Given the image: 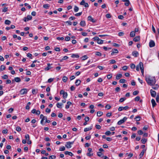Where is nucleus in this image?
Wrapping results in <instances>:
<instances>
[{
	"label": "nucleus",
	"instance_id": "1",
	"mask_svg": "<svg viewBox=\"0 0 159 159\" xmlns=\"http://www.w3.org/2000/svg\"><path fill=\"white\" fill-rule=\"evenodd\" d=\"M146 81L147 84L151 86L153 85L156 82V80L154 76L148 75L146 76Z\"/></svg>",
	"mask_w": 159,
	"mask_h": 159
},
{
	"label": "nucleus",
	"instance_id": "2",
	"mask_svg": "<svg viewBox=\"0 0 159 159\" xmlns=\"http://www.w3.org/2000/svg\"><path fill=\"white\" fill-rule=\"evenodd\" d=\"M74 143V141L71 142H67L66 143L65 146L66 148H69L71 147V145L73 144Z\"/></svg>",
	"mask_w": 159,
	"mask_h": 159
},
{
	"label": "nucleus",
	"instance_id": "3",
	"mask_svg": "<svg viewBox=\"0 0 159 159\" xmlns=\"http://www.w3.org/2000/svg\"><path fill=\"white\" fill-rule=\"evenodd\" d=\"M80 4L81 5H84L85 7H89V5L87 3L85 2L84 0H82L80 2Z\"/></svg>",
	"mask_w": 159,
	"mask_h": 159
},
{
	"label": "nucleus",
	"instance_id": "4",
	"mask_svg": "<svg viewBox=\"0 0 159 159\" xmlns=\"http://www.w3.org/2000/svg\"><path fill=\"white\" fill-rule=\"evenodd\" d=\"M129 108V107L128 106H125V107H120L118 108V111H121L123 110H128Z\"/></svg>",
	"mask_w": 159,
	"mask_h": 159
},
{
	"label": "nucleus",
	"instance_id": "5",
	"mask_svg": "<svg viewBox=\"0 0 159 159\" xmlns=\"http://www.w3.org/2000/svg\"><path fill=\"white\" fill-rule=\"evenodd\" d=\"M127 119V118L126 117H124L123 119L120 120L119 121L117 122V124L118 125H120L123 123H124Z\"/></svg>",
	"mask_w": 159,
	"mask_h": 159
},
{
	"label": "nucleus",
	"instance_id": "6",
	"mask_svg": "<svg viewBox=\"0 0 159 159\" xmlns=\"http://www.w3.org/2000/svg\"><path fill=\"white\" fill-rule=\"evenodd\" d=\"M149 46L150 48H152L155 46V43L153 40H151L150 41L149 43Z\"/></svg>",
	"mask_w": 159,
	"mask_h": 159
},
{
	"label": "nucleus",
	"instance_id": "7",
	"mask_svg": "<svg viewBox=\"0 0 159 159\" xmlns=\"http://www.w3.org/2000/svg\"><path fill=\"white\" fill-rule=\"evenodd\" d=\"M88 20L90 21L93 23L96 22L97 21V20H96L94 19L91 16H89L88 17Z\"/></svg>",
	"mask_w": 159,
	"mask_h": 159
},
{
	"label": "nucleus",
	"instance_id": "8",
	"mask_svg": "<svg viewBox=\"0 0 159 159\" xmlns=\"http://www.w3.org/2000/svg\"><path fill=\"white\" fill-rule=\"evenodd\" d=\"M27 90L25 89H23L21 90L20 93L21 95H23L26 94L27 93Z\"/></svg>",
	"mask_w": 159,
	"mask_h": 159
},
{
	"label": "nucleus",
	"instance_id": "9",
	"mask_svg": "<svg viewBox=\"0 0 159 159\" xmlns=\"http://www.w3.org/2000/svg\"><path fill=\"white\" fill-rule=\"evenodd\" d=\"M150 91L151 96L152 97H155L156 95V92L152 89H151Z\"/></svg>",
	"mask_w": 159,
	"mask_h": 159
},
{
	"label": "nucleus",
	"instance_id": "10",
	"mask_svg": "<svg viewBox=\"0 0 159 159\" xmlns=\"http://www.w3.org/2000/svg\"><path fill=\"white\" fill-rule=\"evenodd\" d=\"M146 151V149H143V150L141 152V153H140V154L139 156V158H141L143 157V156L144 155V153Z\"/></svg>",
	"mask_w": 159,
	"mask_h": 159
},
{
	"label": "nucleus",
	"instance_id": "11",
	"mask_svg": "<svg viewBox=\"0 0 159 159\" xmlns=\"http://www.w3.org/2000/svg\"><path fill=\"white\" fill-rule=\"evenodd\" d=\"M132 55L134 57H137L139 56V53L138 52L136 51H134L132 52Z\"/></svg>",
	"mask_w": 159,
	"mask_h": 159
},
{
	"label": "nucleus",
	"instance_id": "12",
	"mask_svg": "<svg viewBox=\"0 0 159 159\" xmlns=\"http://www.w3.org/2000/svg\"><path fill=\"white\" fill-rule=\"evenodd\" d=\"M52 65V64H50L49 63H48L47 64L48 66L45 68V69H44L45 70H48L49 69H50L51 68H52V67L50 66L51 65Z\"/></svg>",
	"mask_w": 159,
	"mask_h": 159
},
{
	"label": "nucleus",
	"instance_id": "13",
	"mask_svg": "<svg viewBox=\"0 0 159 159\" xmlns=\"http://www.w3.org/2000/svg\"><path fill=\"white\" fill-rule=\"evenodd\" d=\"M71 57L72 58H78L79 56L78 54H72Z\"/></svg>",
	"mask_w": 159,
	"mask_h": 159
},
{
	"label": "nucleus",
	"instance_id": "14",
	"mask_svg": "<svg viewBox=\"0 0 159 159\" xmlns=\"http://www.w3.org/2000/svg\"><path fill=\"white\" fill-rule=\"evenodd\" d=\"M118 52V51L117 49H113L112 50V52L111 53V55H113L114 53H117Z\"/></svg>",
	"mask_w": 159,
	"mask_h": 159
},
{
	"label": "nucleus",
	"instance_id": "15",
	"mask_svg": "<svg viewBox=\"0 0 159 159\" xmlns=\"http://www.w3.org/2000/svg\"><path fill=\"white\" fill-rule=\"evenodd\" d=\"M151 103L152 104V106L153 107H155L156 105V103L155 102L154 99H152L151 100Z\"/></svg>",
	"mask_w": 159,
	"mask_h": 159
},
{
	"label": "nucleus",
	"instance_id": "16",
	"mask_svg": "<svg viewBox=\"0 0 159 159\" xmlns=\"http://www.w3.org/2000/svg\"><path fill=\"white\" fill-rule=\"evenodd\" d=\"M67 105H66L65 108L67 109L69 108L70 106L72 104L71 102L68 101L67 102Z\"/></svg>",
	"mask_w": 159,
	"mask_h": 159
},
{
	"label": "nucleus",
	"instance_id": "17",
	"mask_svg": "<svg viewBox=\"0 0 159 159\" xmlns=\"http://www.w3.org/2000/svg\"><path fill=\"white\" fill-rule=\"evenodd\" d=\"M92 127H93V126L92 125V126H90V127H89L86 128H84V131L85 132H87V131L90 130H91L92 129Z\"/></svg>",
	"mask_w": 159,
	"mask_h": 159
},
{
	"label": "nucleus",
	"instance_id": "18",
	"mask_svg": "<svg viewBox=\"0 0 159 159\" xmlns=\"http://www.w3.org/2000/svg\"><path fill=\"white\" fill-rule=\"evenodd\" d=\"M123 2H125V5L128 6L129 5L130 2L129 0H122Z\"/></svg>",
	"mask_w": 159,
	"mask_h": 159
},
{
	"label": "nucleus",
	"instance_id": "19",
	"mask_svg": "<svg viewBox=\"0 0 159 159\" xmlns=\"http://www.w3.org/2000/svg\"><path fill=\"white\" fill-rule=\"evenodd\" d=\"M64 153L65 155H68L71 156H72L73 155V154L71 152L67 151L65 152Z\"/></svg>",
	"mask_w": 159,
	"mask_h": 159
},
{
	"label": "nucleus",
	"instance_id": "20",
	"mask_svg": "<svg viewBox=\"0 0 159 159\" xmlns=\"http://www.w3.org/2000/svg\"><path fill=\"white\" fill-rule=\"evenodd\" d=\"M14 80L16 82H19L21 81V80L19 77H16L14 78Z\"/></svg>",
	"mask_w": 159,
	"mask_h": 159
},
{
	"label": "nucleus",
	"instance_id": "21",
	"mask_svg": "<svg viewBox=\"0 0 159 159\" xmlns=\"http://www.w3.org/2000/svg\"><path fill=\"white\" fill-rule=\"evenodd\" d=\"M40 118L41 119V120H47V117L46 116H44L43 114H41L40 115Z\"/></svg>",
	"mask_w": 159,
	"mask_h": 159
},
{
	"label": "nucleus",
	"instance_id": "22",
	"mask_svg": "<svg viewBox=\"0 0 159 159\" xmlns=\"http://www.w3.org/2000/svg\"><path fill=\"white\" fill-rule=\"evenodd\" d=\"M122 76V75L120 74H117L116 76V79L117 80L120 79Z\"/></svg>",
	"mask_w": 159,
	"mask_h": 159
},
{
	"label": "nucleus",
	"instance_id": "23",
	"mask_svg": "<svg viewBox=\"0 0 159 159\" xmlns=\"http://www.w3.org/2000/svg\"><path fill=\"white\" fill-rule=\"evenodd\" d=\"M140 39V37L137 36L135 37L133 39V40L135 42L139 41Z\"/></svg>",
	"mask_w": 159,
	"mask_h": 159
},
{
	"label": "nucleus",
	"instance_id": "24",
	"mask_svg": "<svg viewBox=\"0 0 159 159\" xmlns=\"http://www.w3.org/2000/svg\"><path fill=\"white\" fill-rule=\"evenodd\" d=\"M80 25L84 27L86 25L85 22L84 21H81L80 23Z\"/></svg>",
	"mask_w": 159,
	"mask_h": 159
},
{
	"label": "nucleus",
	"instance_id": "25",
	"mask_svg": "<svg viewBox=\"0 0 159 159\" xmlns=\"http://www.w3.org/2000/svg\"><path fill=\"white\" fill-rule=\"evenodd\" d=\"M80 83H81V81L80 80H76V81L75 82V84L77 86H78L80 84Z\"/></svg>",
	"mask_w": 159,
	"mask_h": 159
},
{
	"label": "nucleus",
	"instance_id": "26",
	"mask_svg": "<svg viewBox=\"0 0 159 159\" xmlns=\"http://www.w3.org/2000/svg\"><path fill=\"white\" fill-rule=\"evenodd\" d=\"M103 114V112L101 111H98L97 112V116H101Z\"/></svg>",
	"mask_w": 159,
	"mask_h": 159
},
{
	"label": "nucleus",
	"instance_id": "27",
	"mask_svg": "<svg viewBox=\"0 0 159 159\" xmlns=\"http://www.w3.org/2000/svg\"><path fill=\"white\" fill-rule=\"evenodd\" d=\"M68 57L67 56H64L62 59L60 60V61L61 62H62L64 60H65L68 59Z\"/></svg>",
	"mask_w": 159,
	"mask_h": 159
},
{
	"label": "nucleus",
	"instance_id": "28",
	"mask_svg": "<svg viewBox=\"0 0 159 159\" xmlns=\"http://www.w3.org/2000/svg\"><path fill=\"white\" fill-rule=\"evenodd\" d=\"M62 104L61 103L58 102L56 105L57 107L59 108H61Z\"/></svg>",
	"mask_w": 159,
	"mask_h": 159
},
{
	"label": "nucleus",
	"instance_id": "29",
	"mask_svg": "<svg viewBox=\"0 0 159 159\" xmlns=\"http://www.w3.org/2000/svg\"><path fill=\"white\" fill-rule=\"evenodd\" d=\"M88 57H87V55H85L81 57V58L82 59V60L84 61L88 58Z\"/></svg>",
	"mask_w": 159,
	"mask_h": 159
},
{
	"label": "nucleus",
	"instance_id": "30",
	"mask_svg": "<svg viewBox=\"0 0 159 159\" xmlns=\"http://www.w3.org/2000/svg\"><path fill=\"white\" fill-rule=\"evenodd\" d=\"M159 87V86L158 84H156L155 85H153L152 87V88L153 89H154L157 90L158 89V88Z\"/></svg>",
	"mask_w": 159,
	"mask_h": 159
},
{
	"label": "nucleus",
	"instance_id": "31",
	"mask_svg": "<svg viewBox=\"0 0 159 159\" xmlns=\"http://www.w3.org/2000/svg\"><path fill=\"white\" fill-rule=\"evenodd\" d=\"M135 35V32L133 31H132L130 34V37H134Z\"/></svg>",
	"mask_w": 159,
	"mask_h": 159
},
{
	"label": "nucleus",
	"instance_id": "32",
	"mask_svg": "<svg viewBox=\"0 0 159 159\" xmlns=\"http://www.w3.org/2000/svg\"><path fill=\"white\" fill-rule=\"evenodd\" d=\"M126 99V98L125 97L121 98L120 99L119 102H122L125 101Z\"/></svg>",
	"mask_w": 159,
	"mask_h": 159
},
{
	"label": "nucleus",
	"instance_id": "33",
	"mask_svg": "<svg viewBox=\"0 0 159 159\" xmlns=\"http://www.w3.org/2000/svg\"><path fill=\"white\" fill-rule=\"evenodd\" d=\"M139 66L140 69H143V64L142 62L139 63Z\"/></svg>",
	"mask_w": 159,
	"mask_h": 159
},
{
	"label": "nucleus",
	"instance_id": "34",
	"mask_svg": "<svg viewBox=\"0 0 159 159\" xmlns=\"http://www.w3.org/2000/svg\"><path fill=\"white\" fill-rule=\"evenodd\" d=\"M11 23V21L8 20H6L5 21V24L6 25H10Z\"/></svg>",
	"mask_w": 159,
	"mask_h": 159
},
{
	"label": "nucleus",
	"instance_id": "35",
	"mask_svg": "<svg viewBox=\"0 0 159 159\" xmlns=\"http://www.w3.org/2000/svg\"><path fill=\"white\" fill-rule=\"evenodd\" d=\"M68 79V78L67 77L64 76L62 78V81L64 82H66L67 81Z\"/></svg>",
	"mask_w": 159,
	"mask_h": 159
},
{
	"label": "nucleus",
	"instance_id": "36",
	"mask_svg": "<svg viewBox=\"0 0 159 159\" xmlns=\"http://www.w3.org/2000/svg\"><path fill=\"white\" fill-rule=\"evenodd\" d=\"M79 9V7L77 6H75L74 8V11L75 12H77L78 11Z\"/></svg>",
	"mask_w": 159,
	"mask_h": 159
},
{
	"label": "nucleus",
	"instance_id": "37",
	"mask_svg": "<svg viewBox=\"0 0 159 159\" xmlns=\"http://www.w3.org/2000/svg\"><path fill=\"white\" fill-rule=\"evenodd\" d=\"M147 139L144 138V139H142L141 140V142L142 143L145 144L146 143V142L147 141Z\"/></svg>",
	"mask_w": 159,
	"mask_h": 159
},
{
	"label": "nucleus",
	"instance_id": "38",
	"mask_svg": "<svg viewBox=\"0 0 159 159\" xmlns=\"http://www.w3.org/2000/svg\"><path fill=\"white\" fill-rule=\"evenodd\" d=\"M103 43V40H102L100 39L98 40L97 41V43L99 44H102Z\"/></svg>",
	"mask_w": 159,
	"mask_h": 159
},
{
	"label": "nucleus",
	"instance_id": "39",
	"mask_svg": "<svg viewBox=\"0 0 159 159\" xmlns=\"http://www.w3.org/2000/svg\"><path fill=\"white\" fill-rule=\"evenodd\" d=\"M25 138L26 140H29L30 139V136L28 134H26L25 135Z\"/></svg>",
	"mask_w": 159,
	"mask_h": 159
},
{
	"label": "nucleus",
	"instance_id": "40",
	"mask_svg": "<svg viewBox=\"0 0 159 159\" xmlns=\"http://www.w3.org/2000/svg\"><path fill=\"white\" fill-rule=\"evenodd\" d=\"M110 64H113L116 62V61L115 60L111 59L110 60Z\"/></svg>",
	"mask_w": 159,
	"mask_h": 159
},
{
	"label": "nucleus",
	"instance_id": "41",
	"mask_svg": "<svg viewBox=\"0 0 159 159\" xmlns=\"http://www.w3.org/2000/svg\"><path fill=\"white\" fill-rule=\"evenodd\" d=\"M67 96V93L66 92H65L63 94V98L65 99L66 98Z\"/></svg>",
	"mask_w": 159,
	"mask_h": 159
},
{
	"label": "nucleus",
	"instance_id": "42",
	"mask_svg": "<svg viewBox=\"0 0 159 159\" xmlns=\"http://www.w3.org/2000/svg\"><path fill=\"white\" fill-rule=\"evenodd\" d=\"M28 21L31 20L32 19V16L30 15H27L26 17Z\"/></svg>",
	"mask_w": 159,
	"mask_h": 159
},
{
	"label": "nucleus",
	"instance_id": "43",
	"mask_svg": "<svg viewBox=\"0 0 159 159\" xmlns=\"http://www.w3.org/2000/svg\"><path fill=\"white\" fill-rule=\"evenodd\" d=\"M2 78L3 79H7L8 78V76L6 75H4L2 76Z\"/></svg>",
	"mask_w": 159,
	"mask_h": 159
},
{
	"label": "nucleus",
	"instance_id": "44",
	"mask_svg": "<svg viewBox=\"0 0 159 159\" xmlns=\"http://www.w3.org/2000/svg\"><path fill=\"white\" fill-rule=\"evenodd\" d=\"M16 130L18 132H20L21 130V129L19 126H17L16 128Z\"/></svg>",
	"mask_w": 159,
	"mask_h": 159
},
{
	"label": "nucleus",
	"instance_id": "45",
	"mask_svg": "<svg viewBox=\"0 0 159 159\" xmlns=\"http://www.w3.org/2000/svg\"><path fill=\"white\" fill-rule=\"evenodd\" d=\"M5 69V67L3 65H1L0 67V70L1 71L4 70Z\"/></svg>",
	"mask_w": 159,
	"mask_h": 159
},
{
	"label": "nucleus",
	"instance_id": "46",
	"mask_svg": "<svg viewBox=\"0 0 159 159\" xmlns=\"http://www.w3.org/2000/svg\"><path fill=\"white\" fill-rule=\"evenodd\" d=\"M119 82L120 83H125L126 80L124 79H121L120 80Z\"/></svg>",
	"mask_w": 159,
	"mask_h": 159
},
{
	"label": "nucleus",
	"instance_id": "47",
	"mask_svg": "<svg viewBox=\"0 0 159 159\" xmlns=\"http://www.w3.org/2000/svg\"><path fill=\"white\" fill-rule=\"evenodd\" d=\"M95 55L98 56H101L102 55V54L100 52H95Z\"/></svg>",
	"mask_w": 159,
	"mask_h": 159
},
{
	"label": "nucleus",
	"instance_id": "48",
	"mask_svg": "<svg viewBox=\"0 0 159 159\" xmlns=\"http://www.w3.org/2000/svg\"><path fill=\"white\" fill-rule=\"evenodd\" d=\"M43 7L45 8H48L49 7V6L48 4H45L43 5Z\"/></svg>",
	"mask_w": 159,
	"mask_h": 159
},
{
	"label": "nucleus",
	"instance_id": "49",
	"mask_svg": "<svg viewBox=\"0 0 159 159\" xmlns=\"http://www.w3.org/2000/svg\"><path fill=\"white\" fill-rule=\"evenodd\" d=\"M56 157L55 156L52 155L50 156L49 157V159H55Z\"/></svg>",
	"mask_w": 159,
	"mask_h": 159
},
{
	"label": "nucleus",
	"instance_id": "50",
	"mask_svg": "<svg viewBox=\"0 0 159 159\" xmlns=\"http://www.w3.org/2000/svg\"><path fill=\"white\" fill-rule=\"evenodd\" d=\"M135 119H136V120L137 121H138L140 120V117L139 116H137L136 117Z\"/></svg>",
	"mask_w": 159,
	"mask_h": 159
},
{
	"label": "nucleus",
	"instance_id": "51",
	"mask_svg": "<svg viewBox=\"0 0 159 159\" xmlns=\"http://www.w3.org/2000/svg\"><path fill=\"white\" fill-rule=\"evenodd\" d=\"M138 133L140 135H142L143 134V133L142 130H139L138 131Z\"/></svg>",
	"mask_w": 159,
	"mask_h": 159
},
{
	"label": "nucleus",
	"instance_id": "52",
	"mask_svg": "<svg viewBox=\"0 0 159 159\" xmlns=\"http://www.w3.org/2000/svg\"><path fill=\"white\" fill-rule=\"evenodd\" d=\"M65 149V148L64 146H63L60 148L59 150L60 151H63Z\"/></svg>",
	"mask_w": 159,
	"mask_h": 159
},
{
	"label": "nucleus",
	"instance_id": "53",
	"mask_svg": "<svg viewBox=\"0 0 159 159\" xmlns=\"http://www.w3.org/2000/svg\"><path fill=\"white\" fill-rule=\"evenodd\" d=\"M140 97L139 96H137L135 98V100L136 101H138L139 100Z\"/></svg>",
	"mask_w": 159,
	"mask_h": 159
},
{
	"label": "nucleus",
	"instance_id": "54",
	"mask_svg": "<svg viewBox=\"0 0 159 159\" xmlns=\"http://www.w3.org/2000/svg\"><path fill=\"white\" fill-rule=\"evenodd\" d=\"M82 13V12H80L78 13H76L75 14V15L76 16H81Z\"/></svg>",
	"mask_w": 159,
	"mask_h": 159
},
{
	"label": "nucleus",
	"instance_id": "55",
	"mask_svg": "<svg viewBox=\"0 0 159 159\" xmlns=\"http://www.w3.org/2000/svg\"><path fill=\"white\" fill-rule=\"evenodd\" d=\"M130 68L132 69H134L135 68V66L134 64H132L130 65Z\"/></svg>",
	"mask_w": 159,
	"mask_h": 159
},
{
	"label": "nucleus",
	"instance_id": "56",
	"mask_svg": "<svg viewBox=\"0 0 159 159\" xmlns=\"http://www.w3.org/2000/svg\"><path fill=\"white\" fill-rule=\"evenodd\" d=\"M53 80V78H50L48 79V83H50L52 82Z\"/></svg>",
	"mask_w": 159,
	"mask_h": 159
},
{
	"label": "nucleus",
	"instance_id": "57",
	"mask_svg": "<svg viewBox=\"0 0 159 159\" xmlns=\"http://www.w3.org/2000/svg\"><path fill=\"white\" fill-rule=\"evenodd\" d=\"M111 134V132L110 131H107L105 133V134L106 135H109Z\"/></svg>",
	"mask_w": 159,
	"mask_h": 159
},
{
	"label": "nucleus",
	"instance_id": "58",
	"mask_svg": "<svg viewBox=\"0 0 159 159\" xmlns=\"http://www.w3.org/2000/svg\"><path fill=\"white\" fill-rule=\"evenodd\" d=\"M66 24H67L68 25H70L72 24V22L69 21H66L65 22Z\"/></svg>",
	"mask_w": 159,
	"mask_h": 159
},
{
	"label": "nucleus",
	"instance_id": "59",
	"mask_svg": "<svg viewBox=\"0 0 159 159\" xmlns=\"http://www.w3.org/2000/svg\"><path fill=\"white\" fill-rule=\"evenodd\" d=\"M70 37L68 36H67L65 38V40L66 41H69L70 40Z\"/></svg>",
	"mask_w": 159,
	"mask_h": 159
},
{
	"label": "nucleus",
	"instance_id": "60",
	"mask_svg": "<svg viewBox=\"0 0 159 159\" xmlns=\"http://www.w3.org/2000/svg\"><path fill=\"white\" fill-rule=\"evenodd\" d=\"M97 155L99 157H101L102 155V153L100 152H98L97 153Z\"/></svg>",
	"mask_w": 159,
	"mask_h": 159
},
{
	"label": "nucleus",
	"instance_id": "61",
	"mask_svg": "<svg viewBox=\"0 0 159 159\" xmlns=\"http://www.w3.org/2000/svg\"><path fill=\"white\" fill-rule=\"evenodd\" d=\"M95 127L97 129H100L101 128V126L98 125H95Z\"/></svg>",
	"mask_w": 159,
	"mask_h": 159
},
{
	"label": "nucleus",
	"instance_id": "62",
	"mask_svg": "<svg viewBox=\"0 0 159 159\" xmlns=\"http://www.w3.org/2000/svg\"><path fill=\"white\" fill-rule=\"evenodd\" d=\"M127 66H124L122 67L123 70L124 71L126 70H127Z\"/></svg>",
	"mask_w": 159,
	"mask_h": 159
},
{
	"label": "nucleus",
	"instance_id": "63",
	"mask_svg": "<svg viewBox=\"0 0 159 159\" xmlns=\"http://www.w3.org/2000/svg\"><path fill=\"white\" fill-rule=\"evenodd\" d=\"M99 39V38L97 36H96L95 37H94L93 38V39L94 40V41L97 40L98 41V40Z\"/></svg>",
	"mask_w": 159,
	"mask_h": 159
},
{
	"label": "nucleus",
	"instance_id": "64",
	"mask_svg": "<svg viewBox=\"0 0 159 159\" xmlns=\"http://www.w3.org/2000/svg\"><path fill=\"white\" fill-rule=\"evenodd\" d=\"M112 77V75L111 74H109L107 75V78L108 79H110Z\"/></svg>",
	"mask_w": 159,
	"mask_h": 159
}]
</instances>
